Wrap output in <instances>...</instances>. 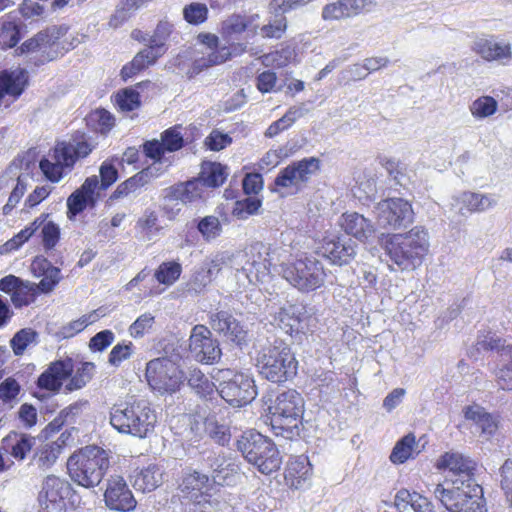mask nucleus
Masks as SVG:
<instances>
[{"label":"nucleus","mask_w":512,"mask_h":512,"mask_svg":"<svg viewBox=\"0 0 512 512\" xmlns=\"http://www.w3.org/2000/svg\"><path fill=\"white\" fill-rule=\"evenodd\" d=\"M430 237L422 226H415L405 233L389 235L384 249L390 261L402 271L419 267L429 253Z\"/></svg>","instance_id":"1"},{"label":"nucleus","mask_w":512,"mask_h":512,"mask_svg":"<svg viewBox=\"0 0 512 512\" xmlns=\"http://www.w3.org/2000/svg\"><path fill=\"white\" fill-rule=\"evenodd\" d=\"M111 453L96 445H88L74 452L67 460V469L73 482L85 488L100 484L110 466Z\"/></svg>","instance_id":"2"},{"label":"nucleus","mask_w":512,"mask_h":512,"mask_svg":"<svg viewBox=\"0 0 512 512\" xmlns=\"http://www.w3.org/2000/svg\"><path fill=\"white\" fill-rule=\"evenodd\" d=\"M270 424L273 433L285 439L300 435L304 413V399L296 390L289 389L279 393L268 406Z\"/></svg>","instance_id":"3"},{"label":"nucleus","mask_w":512,"mask_h":512,"mask_svg":"<svg viewBox=\"0 0 512 512\" xmlns=\"http://www.w3.org/2000/svg\"><path fill=\"white\" fill-rule=\"evenodd\" d=\"M248 276L251 285L264 284L271 278V269L279 272L290 263H286L291 256V251L286 245H265L255 242L243 250Z\"/></svg>","instance_id":"4"},{"label":"nucleus","mask_w":512,"mask_h":512,"mask_svg":"<svg viewBox=\"0 0 512 512\" xmlns=\"http://www.w3.org/2000/svg\"><path fill=\"white\" fill-rule=\"evenodd\" d=\"M255 361L259 374L273 383L286 382L297 373L298 362L290 347L282 340L261 346Z\"/></svg>","instance_id":"5"},{"label":"nucleus","mask_w":512,"mask_h":512,"mask_svg":"<svg viewBox=\"0 0 512 512\" xmlns=\"http://www.w3.org/2000/svg\"><path fill=\"white\" fill-rule=\"evenodd\" d=\"M157 416L143 399L116 405L110 412V423L120 433L145 438L153 432Z\"/></svg>","instance_id":"6"},{"label":"nucleus","mask_w":512,"mask_h":512,"mask_svg":"<svg viewBox=\"0 0 512 512\" xmlns=\"http://www.w3.org/2000/svg\"><path fill=\"white\" fill-rule=\"evenodd\" d=\"M237 449L245 460L265 475L277 471L282 458L276 445L262 434L249 430L237 440Z\"/></svg>","instance_id":"7"},{"label":"nucleus","mask_w":512,"mask_h":512,"mask_svg":"<svg viewBox=\"0 0 512 512\" xmlns=\"http://www.w3.org/2000/svg\"><path fill=\"white\" fill-rule=\"evenodd\" d=\"M93 145L85 135L76 136L69 142H59L49 155V158L40 161V169L52 182H58L70 170L78 158L88 156Z\"/></svg>","instance_id":"8"},{"label":"nucleus","mask_w":512,"mask_h":512,"mask_svg":"<svg viewBox=\"0 0 512 512\" xmlns=\"http://www.w3.org/2000/svg\"><path fill=\"white\" fill-rule=\"evenodd\" d=\"M437 470L446 472L445 490L465 493L480 486L475 479L476 463L469 457L458 452H445L436 461Z\"/></svg>","instance_id":"9"},{"label":"nucleus","mask_w":512,"mask_h":512,"mask_svg":"<svg viewBox=\"0 0 512 512\" xmlns=\"http://www.w3.org/2000/svg\"><path fill=\"white\" fill-rule=\"evenodd\" d=\"M280 274L294 288L303 293H309L322 287L326 278L323 264L314 256H305L295 260L290 263V266L284 267Z\"/></svg>","instance_id":"10"},{"label":"nucleus","mask_w":512,"mask_h":512,"mask_svg":"<svg viewBox=\"0 0 512 512\" xmlns=\"http://www.w3.org/2000/svg\"><path fill=\"white\" fill-rule=\"evenodd\" d=\"M319 169L320 161L315 157L294 161L280 170L274 180L272 191L282 196L295 195L307 186Z\"/></svg>","instance_id":"11"},{"label":"nucleus","mask_w":512,"mask_h":512,"mask_svg":"<svg viewBox=\"0 0 512 512\" xmlns=\"http://www.w3.org/2000/svg\"><path fill=\"white\" fill-rule=\"evenodd\" d=\"M145 377L149 386L161 395L175 393L184 380L179 366L167 357L150 360L146 365Z\"/></svg>","instance_id":"12"},{"label":"nucleus","mask_w":512,"mask_h":512,"mask_svg":"<svg viewBox=\"0 0 512 512\" xmlns=\"http://www.w3.org/2000/svg\"><path fill=\"white\" fill-rule=\"evenodd\" d=\"M219 378L221 382L218 392L232 406H244L257 395L254 380L249 375L226 369L219 372Z\"/></svg>","instance_id":"13"},{"label":"nucleus","mask_w":512,"mask_h":512,"mask_svg":"<svg viewBox=\"0 0 512 512\" xmlns=\"http://www.w3.org/2000/svg\"><path fill=\"white\" fill-rule=\"evenodd\" d=\"M434 496L450 512H487L481 486H474L465 494L436 485Z\"/></svg>","instance_id":"14"},{"label":"nucleus","mask_w":512,"mask_h":512,"mask_svg":"<svg viewBox=\"0 0 512 512\" xmlns=\"http://www.w3.org/2000/svg\"><path fill=\"white\" fill-rule=\"evenodd\" d=\"M377 223L386 229H401L414 221L412 205L403 198H388L375 207Z\"/></svg>","instance_id":"15"},{"label":"nucleus","mask_w":512,"mask_h":512,"mask_svg":"<svg viewBox=\"0 0 512 512\" xmlns=\"http://www.w3.org/2000/svg\"><path fill=\"white\" fill-rule=\"evenodd\" d=\"M204 267L212 279H214L223 268H230L235 271V278L240 288H246L251 285L243 250L218 253L207 262Z\"/></svg>","instance_id":"16"},{"label":"nucleus","mask_w":512,"mask_h":512,"mask_svg":"<svg viewBox=\"0 0 512 512\" xmlns=\"http://www.w3.org/2000/svg\"><path fill=\"white\" fill-rule=\"evenodd\" d=\"M189 348L194 358L201 363L213 364L221 358V349L211 331L204 325H196L189 338Z\"/></svg>","instance_id":"17"},{"label":"nucleus","mask_w":512,"mask_h":512,"mask_svg":"<svg viewBox=\"0 0 512 512\" xmlns=\"http://www.w3.org/2000/svg\"><path fill=\"white\" fill-rule=\"evenodd\" d=\"M213 484L208 475L198 471H190L182 476L179 490L182 497L191 501L194 506L205 505L209 504V492Z\"/></svg>","instance_id":"18"},{"label":"nucleus","mask_w":512,"mask_h":512,"mask_svg":"<svg viewBox=\"0 0 512 512\" xmlns=\"http://www.w3.org/2000/svg\"><path fill=\"white\" fill-rule=\"evenodd\" d=\"M70 493L68 482L54 475L47 476L40 492L39 502L43 512H62L66 508V497Z\"/></svg>","instance_id":"19"},{"label":"nucleus","mask_w":512,"mask_h":512,"mask_svg":"<svg viewBox=\"0 0 512 512\" xmlns=\"http://www.w3.org/2000/svg\"><path fill=\"white\" fill-rule=\"evenodd\" d=\"M472 50L488 62L509 65L512 61V45L510 42L494 36L479 37L472 44Z\"/></svg>","instance_id":"20"},{"label":"nucleus","mask_w":512,"mask_h":512,"mask_svg":"<svg viewBox=\"0 0 512 512\" xmlns=\"http://www.w3.org/2000/svg\"><path fill=\"white\" fill-rule=\"evenodd\" d=\"M104 501L108 508L122 512L134 510L137 504L126 481L119 475H113L107 480Z\"/></svg>","instance_id":"21"},{"label":"nucleus","mask_w":512,"mask_h":512,"mask_svg":"<svg viewBox=\"0 0 512 512\" xmlns=\"http://www.w3.org/2000/svg\"><path fill=\"white\" fill-rule=\"evenodd\" d=\"M99 179L96 175L88 177L67 199L68 218L72 219L86 208H94L99 198Z\"/></svg>","instance_id":"22"},{"label":"nucleus","mask_w":512,"mask_h":512,"mask_svg":"<svg viewBox=\"0 0 512 512\" xmlns=\"http://www.w3.org/2000/svg\"><path fill=\"white\" fill-rule=\"evenodd\" d=\"M210 325L215 332L238 346L247 342V331L240 322L227 311H218L211 314Z\"/></svg>","instance_id":"23"},{"label":"nucleus","mask_w":512,"mask_h":512,"mask_svg":"<svg viewBox=\"0 0 512 512\" xmlns=\"http://www.w3.org/2000/svg\"><path fill=\"white\" fill-rule=\"evenodd\" d=\"M338 224L347 235L361 242H366L375 233V226L372 221L357 212L343 213L338 220Z\"/></svg>","instance_id":"24"},{"label":"nucleus","mask_w":512,"mask_h":512,"mask_svg":"<svg viewBox=\"0 0 512 512\" xmlns=\"http://www.w3.org/2000/svg\"><path fill=\"white\" fill-rule=\"evenodd\" d=\"M73 366L70 360L52 362L39 376L37 384L40 388L57 392L72 373Z\"/></svg>","instance_id":"25"},{"label":"nucleus","mask_w":512,"mask_h":512,"mask_svg":"<svg viewBox=\"0 0 512 512\" xmlns=\"http://www.w3.org/2000/svg\"><path fill=\"white\" fill-rule=\"evenodd\" d=\"M199 38L201 39V42L206 45L207 57L195 59L192 69L196 74L213 65L225 62L230 56L228 48L222 47L217 49L218 38L216 36L206 34L199 35Z\"/></svg>","instance_id":"26"},{"label":"nucleus","mask_w":512,"mask_h":512,"mask_svg":"<svg viewBox=\"0 0 512 512\" xmlns=\"http://www.w3.org/2000/svg\"><path fill=\"white\" fill-rule=\"evenodd\" d=\"M322 252L334 264H347L356 255L355 244L351 239L341 237L325 238Z\"/></svg>","instance_id":"27"},{"label":"nucleus","mask_w":512,"mask_h":512,"mask_svg":"<svg viewBox=\"0 0 512 512\" xmlns=\"http://www.w3.org/2000/svg\"><path fill=\"white\" fill-rule=\"evenodd\" d=\"M311 475V464L306 456L301 455L289 460L284 479L290 488L298 490L305 486Z\"/></svg>","instance_id":"28"},{"label":"nucleus","mask_w":512,"mask_h":512,"mask_svg":"<svg viewBox=\"0 0 512 512\" xmlns=\"http://www.w3.org/2000/svg\"><path fill=\"white\" fill-rule=\"evenodd\" d=\"M464 416L475 424L476 429L485 439L492 437L498 430V417L479 405L468 406L464 411Z\"/></svg>","instance_id":"29"},{"label":"nucleus","mask_w":512,"mask_h":512,"mask_svg":"<svg viewBox=\"0 0 512 512\" xmlns=\"http://www.w3.org/2000/svg\"><path fill=\"white\" fill-rule=\"evenodd\" d=\"M305 313L304 306L289 304L279 309L275 321L285 333L293 335V333H299Z\"/></svg>","instance_id":"30"},{"label":"nucleus","mask_w":512,"mask_h":512,"mask_svg":"<svg viewBox=\"0 0 512 512\" xmlns=\"http://www.w3.org/2000/svg\"><path fill=\"white\" fill-rule=\"evenodd\" d=\"M60 29L57 27L48 28L40 31L34 37L25 41L18 49L20 54L32 53L36 51L46 52L47 49H51L57 45V41L60 38Z\"/></svg>","instance_id":"31"},{"label":"nucleus","mask_w":512,"mask_h":512,"mask_svg":"<svg viewBox=\"0 0 512 512\" xmlns=\"http://www.w3.org/2000/svg\"><path fill=\"white\" fill-rule=\"evenodd\" d=\"M26 82L27 74L23 70L0 73V98L9 96L13 100L17 99L24 91Z\"/></svg>","instance_id":"32"},{"label":"nucleus","mask_w":512,"mask_h":512,"mask_svg":"<svg viewBox=\"0 0 512 512\" xmlns=\"http://www.w3.org/2000/svg\"><path fill=\"white\" fill-rule=\"evenodd\" d=\"M32 269L35 273L38 272L43 276L41 281L36 284L41 292H51L61 279L60 269L52 266L51 263L43 257H36L34 259Z\"/></svg>","instance_id":"33"},{"label":"nucleus","mask_w":512,"mask_h":512,"mask_svg":"<svg viewBox=\"0 0 512 512\" xmlns=\"http://www.w3.org/2000/svg\"><path fill=\"white\" fill-rule=\"evenodd\" d=\"M203 187L202 182L197 178L166 188V197L169 200H178L183 204L191 203L202 196Z\"/></svg>","instance_id":"34"},{"label":"nucleus","mask_w":512,"mask_h":512,"mask_svg":"<svg viewBox=\"0 0 512 512\" xmlns=\"http://www.w3.org/2000/svg\"><path fill=\"white\" fill-rule=\"evenodd\" d=\"M163 482V471L160 466L150 464L140 469L133 476V486L142 492H151Z\"/></svg>","instance_id":"35"},{"label":"nucleus","mask_w":512,"mask_h":512,"mask_svg":"<svg viewBox=\"0 0 512 512\" xmlns=\"http://www.w3.org/2000/svg\"><path fill=\"white\" fill-rule=\"evenodd\" d=\"M4 449L16 460L22 461L35 445V438L28 434L10 433L3 440Z\"/></svg>","instance_id":"36"},{"label":"nucleus","mask_w":512,"mask_h":512,"mask_svg":"<svg viewBox=\"0 0 512 512\" xmlns=\"http://www.w3.org/2000/svg\"><path fill=\"white\" fill-rule=\"evenodd\" d=\"M493 374L499 388L507 391L512 390V346L504 348L500 356H497Z\"/></svg>","instance_id":"37"},{"label":"nucleus","mask_w":512,"mask_h":512,"mask_svg":"<svg viewBox=\"0 0 512 512\" xmlns=\"http://www.w3.org/2000/svg\"><path fill=\"white\" fill-rule=\"evenodd\" d=\"M22 23L11 16L3 17L0 24V46L2 49L13 48L20 40Z\"/></svg>","instance_id":"38"},{"label":"nucleus","mask_w":512,"mask_h":512,"mask_svg":"<svg viewBox=\"0 0 512 512\" xmlns=\"http://www.w3.org/2000/svg\"><path fill=\"white\" fill-rule=\"evenodd\" d=\"M227 176V168L222 164L216 162H204L198 178L204 187H218L224 183Z\"/></svg>","instance_id":"39"},{"label":"nucleus","mask_w":512,"mask_h":512,"mask_svg":"<svg viewBox=\"0 0 512 512\" xmlns=\"http://www.w3.org/2000/svg\"><path fill=\"white\" fill-rule=\"evenodd\" d=\"M62 452V445L58 441L49 442L37 448L34 462L41 470L51 468Z\"/></svg>","instance_id":"40"},{"label":"nucleus","mask_w":512,"mask_h":512,"mask_svg":"<svg viewBox=\"0 0 512 512\" xmlns=\"http://www.w3.org/2000/svg\"><path fill=\"white\" fill-rule=\"evenodd\" d=\"M418 453L415 435L409 433L395 444L390 460L395 464H402L409 458H414Z\"/></svg>","instance_id":"41"},{"label":"nucleus","mask_w":512,"mask_h":512,"mask_svg":"<svg viewBox=\"0 0 512 512\" xmlns=\"http://www.w3.org/2000/svg\"><path fill=\"white\" fill-rule=\"evenodd\" d=\"M160 56L149 46L139 53L131 61L130 65L122 68L121 74L123 78H130L137 72L145 69L147 66L154 64Z\"/></svg>","instance_id":"42"},{"label":"nucleus","mask_w":512,"mask_h":512,"mask_svg":"<svg viewBox=\"0 0 512 512\" xmlns=\"http://www.w3.org/2000/svg\"><path fill=\"white\" fill-rule=\"evenodd\" d=\"M207 464L213 471V483L226 481L229 473L236 472L238 467L230 463L224 454H214L207 457Z\"/></svg>","instance_id":"43"},{"label":"nucleus","mask_w":512,"mask_h":512,"mask_svg":"<svg viewBox=\"0 0 512 512\" xmlns=\"http://www.w3.org/2000/svg\"><path fill=\"white\" fill-rule=\"evenodd\" d=\"M188 385L200 396L206 398L214 393L215 385L199 369L189 370Z\"/></svg>","instance_id":"44"},{"label":"nucleus","mask_w":512,"mask_h":512,"mask_svg":"<svg viewBox=\"0 0 512 512\" xmlns=\"http://www.w3.org/2000/svg\"><path fill=\"white\" fill-rule=\"evenodd\" d=\"M38 287L30 281H21L17 289L11 295V301L16 308L27 306L35 301L38 294Z\"/></svg>","instance_id":"45"},{"label":"nucleus","mask_w":512,"mask_h":512,"mask_svg":"<svg viewBox=\"0 0 512 512\" xmlns=\"http://www.w3.org/2000/svg\"><path fill=\"white\" fill-rule=\"evenodd\" d=\"M38 343V333L32 328H23L15 333L10 340V346L16 356L24 354L30 345Z\"/></svg>","instance_id":"46"},{"label":"nucleus","mask_w":512,"mask_h":512,"mask_svg":"<svg viewBox=\"0 0 512 512\" xmlns=\"http://www.w3.org/2000/svg\"><path fill=\"white\" fill-rule=\"evenodd\" d=\"M379 164L386 170L389 177L397 184L404 186L408 180L406 175V165L401 161L387 156L378 157Z\"/></svg>","instance_id":"47"},{"label":"nucleus","mask_w":512,"mask_h":512,"mask_svg":"<svg viewBox=\"0 0 512 512\" xmlns=\"http://www.w3.org/2000/svg\"><path fill=\"white\" fill-rule=\"evenodd\" d=\"M498 108L497 100L492 96H481L475 99L469 110L476 119H484L494 115Z\"/></svg>","instance_id":"48"},{"label":"nucleus","mask_w":512,"mask_h":512,"mask_svg":"<svg viewBox=\"0 0 512 512\" xmlns=\"http://www.w3.org/2000/svg\"><path fill=\"white\" fill-rule=\"evenodd\" d=\"M450 211L461 216L476 212L474 192H462L451 198Z\"/></svg>","instance_id":"49"},{"label":"nucleus","mask_w":512,"mask_h":512,"mask_svg":"<svg viewBox=\"0 0 512 512\" xmlns=\"http://www.w3.org/2000/svg\"><path fill=\"white\" fill-rule=\"evenodd\" d=\"M181 272L180 263L175 261L163 262L155 271L154 277L160 284L171 286L179 279Z\"/></svg>","instance_id":"50"},{"label":"nucleus","mask_w":512,"mask_h":512,"mask_svg":"<svg viewBox=\"0 0 512 512\" xmlns=\"http://www.w3.org/2000/svg\"><path fill=\"white\" fill-rule=\"evenodd\" d=\"M98 319L96 311L83 315L77 320L71 321L68 324L62 326L57 332V335L63 339L71 338L84 330L88 325L94 323Z\"/></svg>","instance_id":"51"},{"label":"nucleus","mask_w":512,"mask_h":512,"mask_svg":"<svg viewBox=\"0 0 512 512\" xmlns=\"http://www.w3.org/2000/svg\"><path fill=\"white\" fill-rule=\"evenodd\" d=\"M295 56V50L290 46H286L280 50H276L274 52L263 55L261 60L265 66L281 68L288 65L295 58Z\"/></svg>","instance_id":"52"},{"label":"nucleus","mask_w":512,"mask_h":512,"mask_svg":"<svg viewBox=\"0 0 512 512\" xmlns=\"http://www.w3.org/2000/svg\"><path fill=\"white\" fill-rule=\"evenodd\" d=\"M40 217L43 219L39 228L42 244L46 250H51L60 239V228L54 222L47 220V215H41Z\"/></svg>","instance_id":"53"},{"label":"nucleus","mask_w":512,"mask_h":512,"mask_svg":"<svg viewBox=\"0 0 512 512\" xmlns=\"http://www.w3.org/2000/svg\"><path fill=\"white\" fill-rule=\"evenodd\" d=\"M115 104L122 112H131L141 105L140 94L133 88H125L115 95Z\"/></svg>","instance_id":"54"},{"label":"nucleus","mask_w":512,"mask_h":512,"mask_svg":"<svg viewBox=\"0 0 512 512\" xmlns=\"http://www.w3.org/2000/svg\"><path fill=\"white\" fill-rule=\"evenodd\" d=\"M205 432L216 443L224 446L231 439L230 428L227 425L220 424L214 417H208L205 421Z\"/></svg>","instance_id":"55"},{"label":"nucleus","mask_w":512,"mask_h":512,"mask_svg":"<svg viewBox=\"0 0 512 512\" xmlns=\"http://www.w3.org/2000/svg\"><path fill=\"white\" fill-rule=\"evenodd\" d=\"M172 32V24L169 22H160L154 34L149 39V47L157 52L159 56H162L165 51V43Z\"/></svg>","instance_id":"56"},{"label":"nucleus","mask_w":512,"mask_h":512,"mask_svg":"<svg viewBox=\"0 0 512 512\" xmlns=\"http://www.w3.org/2000/svg\"><path fill=\"white\" fill-rule=\"evenodd\" d=\"M94 372L95 365L92 362L82 363L66 385V389L73 391L83 388L92 379Z\"/></svg>","instance_id":"57"},{"label":"nucleus","mask_w":512,"mask_h":512,"mask_svg":"<svg viewBox=\"0 0 512 512\" xmlns=\"http://www.w3.org/2000/svg\"><path fill=\"white\" fill-rule=\"evenodd\" d=\"M197 229L206 241H211L220 236L222 225L218 217L209 215L198 222Z\"/></svg>","instance_id":"58"},{"label":"nucleus","mask_w":512,"mask_h":512,"mask_svg":"<svg viewBox=\"0 0 512 512\" xmlns=\"http://www.w3.org/2000/svg\"><path fill=\"white\" fill-rule=\"evenodd\" d=\"M270 12L274 14V19L261 28V35L267 38H280L287 28L284 13H276L270 7Z\"/></svg>","instance_id":"59"},{"label":"nucleus","mask_w":512,"mask_h":512,"mask_svg":"<svg viewBox=\"0 0 512 512\" xmlns=\"http://www.w3.org/2000/svg\"><path fill=\"white\" fill-rule=\"evenodd\" d=\"M43 223V219L41 217L36 218L29 226L25 227L21 230L16 236L7 241L4 245L6 250H15L18 249L22 244H24L36 231L39 230L41 224Z\"/></svg>","instance_id":"60"},{"label":"nucleus","mask_w":512,"mask_h":512,"mask_svg":"<svg viewBox=\"0 0 512 512\" xmlns=\"http://www.w3.org/2000/svg\"><path fill=\"white\" fill-rule=\"evenodd\" d=\"M208 8L203 3L193 2L183 9L184 19L193 25H199L207 19Z\"/></svg>","instance_id":"61"},{"label":"nucleus","mask_w":512,"mask_h":512,"mask_svg":"<svg viewBox=\"0 0 512 512\" xmlns=\"http://www.w3.org/2000/svg\"><path fill=\"white\" fill-rule=\"evenodd\" d=\"M161 143L167 152L178 151L183 147L184 139L180 127L174 126L161 134Z\"/></svg>","instance_id":"62"},{"label":"nucleus","mask_w":512,"mask_h":512,"mask_svg":"<svg viewBox=\"0 0 512 512\" xmlns=\"http://www.w3.org/2000/svg\"><path fill=\"white\" fill-rule=\"evenodd\" d=\"M261 207V201L256 197H247L237 201L233 208V215L239 219H246L248 216L255 214Z\"/></svg>","instance_id":"63"},{"label":"nucleus","mask_w":512,"mask_h":512,"mask_svg":"<svg viewBox=\"0 0 512 512\" xmlns=\"http://www.w3.org/2000/svg\"><path fill=\"white\" fill-rule=\"evenodd\" d=\"M396 501L409 503L414 512H425V508L428 506L427 498L416 492L411 493L406 489L397 492Z\"/></svg>","instance_id":"64"}]
</instances>
